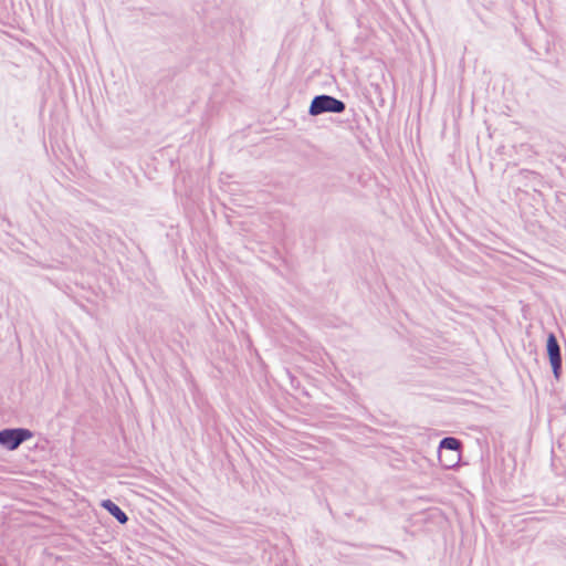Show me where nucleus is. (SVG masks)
I'll list each match as a JSON object with an SVG mask.
<instances>
[{
  "instance_id": "3",
  "label": "nucleus",
  "mask_w": 566,
  "mask_h": 566,
  "mask_svg": "<svg viewBox=\"0 0 566 566\" xmlns=\"http://www.w3.org/2000/svg\"><path fill=\"white\" fill-rule=\"evenodd\" d=\"M546 349L552 366L553 375L556 379H558L562 368V357L558 342L553 333H551L547 337Z\"/></svg>"
},
{
  "instance_id": "4",
  "label": "nucleus",
  "mask_w": 566,
  "mask_h": 566,
  "mask_svg": "<svg viewBox=\"0 0 566 566\" xmlns=\"http://www.w3.org/2000/svg\"><path fill=\"white\" fill-rule=\"evenodd\" d=\"M102 506L116 518L120 524H125L128 521L126 513L112 500H104Z\"/></svg>"
},
{
  "instance_id": "2",
  "label": "nucleus",
  "mask_w": 566,
  "mask_h": 566,
  "mask_svg": "<svg viewBox=\"0 0 566 566\" xmlns=\"http://www.w3.org/2000/svg\"><path fill=\"white\" fill-rule=\"evenodd\" d=\"M33 433L29 429L14 428L0 431V446L7 450H15L22 442L31 439Z\"/></svg>"
},
{
  "instance_id": "1",
  "label": "nucleus",
  "mask_w": 566,
  "mask_h": 566,
  "mask_svg": "<svg viewBox=\"0 0 566 566\" xmlns=\"http://www.w3.org/2000/svg\"><path fill=\"white\" fill-rule=\"evenodd\" d=\"M345 103L331 95L315 96L308 107V114L316 116L323 113H342L345 111Z\"/></svg>"
},
{
  "instance_id": "5",
  "label": "nucleus",
  "mask_w": 566,
  "mask_h": 566,
  "mask_svg": "<svg viewBox=\"0 0 566 566\" xmlns=\"http://www.w3.org/2000/svg\"><path fill=\"white\" fill-rule=\"evenodd\" d=\"M460 441L452 437H446L440 441L439 448L450 451H458L460 449Z\"/></svg>"
}]
</instances>
